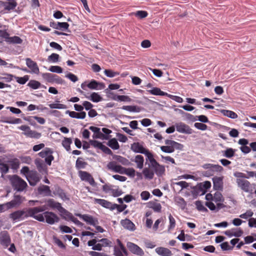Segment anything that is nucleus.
Instances as JSON below:
<instances>
[{"label": "nucleus", "mask_w": 256, "mask_h": 256, "mask_svg": "<svg viewBox=\"0 0 256 256\" xmlns=\"http://www.w3.org/2000/svg\"><path fill=\"white\" fill-rule=\"evenodd\" d=\"M48 209L47 206L45 205L30 208L26 210H18L11 213L10 218L13 220H16L20 219H24L28 217H32L37 220H42V216H35V214L39 212H44Z\"/></svg>", "instance_id": "1"}, {"label": "nucleus", "mask_w": 256, "mask_h": 256, "mask_svg": "<svg viewBox=\"0 0 256 256\" xmlns=\"http://www.w3.org/2000/svg\"><path fill=\"white\" fill-rule=\"evenodd\" d=\"M8 178L12 188L17 192H23L28 187L26 182L16 174L9 176Z\"/></svg>", "instance_id": "2"}, {"label": "nucleus", "mask_w": 256, "mask_h": 256, "mask_svg": "<svg viewBox=\"0 0 256 256\" xmlns=\"http://www.w3.org/2000/svg\"><path fill=\"white\" fill-rule=\"evenodd\" d=\"M165 144L166 146H161L160 149L166 153H172L174 152L175 149L182 150L184 148V146L182 144L173 140H166Z\"/></svg>", "instance_id": "3"}, {"label": "nucleus", "mask_w": 256, "mask_h": 256, "mask_svg": "<svg viewBox=\"0 0 256 256\" xmlns=\"http://www.w3.org/2000/svg\"><path fill=\"white\" fill-rule=\"evenodd\" d=\"M42 214H35V216H42V220H38L40 222H44L46 220V222L50 224H53L56 222H58L60 220L58 216L52 212L46 211L44 212Z\"/></svg>", "instance_id": "4"}, {"label": "nucleus", "mask_w": 256, "mask_h": 256, "mask_svg": "<svg viewBox=\"0 0 256 256\" xmlns=\"http://www.w3.org/2000/svg\"><path fill=\"white\" fill-rule=\"evenodd\" d=\"M236 182L238 187L243 192L250 194L253 193V184H250L248 180L244 178H236Z\"/></svg>", "instance_id": "5"}, {"label": "nucleus", "mask_w": 256, "mask_h": 256, "mask_svg": "<svg viewBox=\"0 0 256 256\" xmlns=\"http://www.w3.org/2000/svg\"><path fill=\"white\" fill-rule=\"evenodd\" d=\"M18 129L24 131L22 134L27 138L38 139L40 138L42 134L36 130L30 129V128L26 125H22L19 126Z\"/></svg>", "instance_id": "6"}, {"label": "nucleus", "mask_w": 256, "mask_h": 256, "mask_svg": "<svg viewBox=\"0 0 256 256\" xmlns=\"http://www.w3.org/2000/svg\"><path fill=\"white\" fill-rule=\"evenodd\" d=\"M53 150L49 148H46L44 150L40 152L38 154L42 158H45L44 162L48 166L52 164V162L54 160V156H52Z\"/></svg>", "instance_id": "7"}, {"label": "nucleus", "mask_w": 256, "mask_h": 256, "mask_svg": "<svg viewBox=\"0 0 256 256\" xmlns=\"http://www.w3.org/2000/svg\"><path fill=\"white\" fill-rule=\"evenodd\" d=\"M78 176L82 181L88 182L92 186H96V182L92 176L88 172L80 170L78 172Z\"/></svg>", "instance_id": "8"}, {"label": "nucleus", "mask_w": 256, "mask_h": 256, "mask_svg": "<svg viewBox=\"0 0 256 256\" xmlns=\"http://www.w3.org/2000/svg\"><path fill=\"white\" fill-rule=\"evenodd\" d=\"M44 80L50 83L55 82L57 84H62L64 83V80L58 75L51 73H44L42 74Z\"/></svg>", "instance_id": "9"}, {"label": "nucleus", "mask_w": 256, "mask_h": 256, "mask_svg": "<svg viewBox=\"0 0 256 256\" xmlns=\"http://www.w3.org/2000/svg\"><path fill=\"white\" fill-rule=\"evenodd\" d=\"M26 178L30 184L32 186H36L38 182L40 181V177L36 171H30L28 174L26 176Z\"/></svg>", "instance_id": "10"}, {"label": "nucleus", "mask_w": 256, "mask_h": 256, "mask_svg": "<svg viewBox=\"0 0 256 256\" xmlns=\"http://www.w3.org/2000/svg\"><path fill=\"white\" fill-rule=\"evenodd\" d=\"M176 130L182 134H192L193 132L192 130L186 124L179 122L175 124Z\"/></svg>", "instance_id": "11"}, {"label": "nucleus", "mask_w": 256, "mask_h": 256, "mask_svg": "<svg viewBox=\"0 0 256 256\" xmlns=\"http://www.w3.org/2000/svg\"><path fill=\"white\" fill-rule=\"evenodd\" d=\"M24 200L25 198L24 197H22L19 194H14V199L10 202L6 203V205L7 206L8 208H10L16 206L20 205Z\"/></svg>", "instance_id": "12"}, {"label": "nucleus", "mask_w": 256, "mask_h": 256, "mask_svg": "<svg viewBox=\"0 0 256 256\" xmlns=\"http://www.w3.org/2000/svg\"><path fill=\"white\" fill-rule=\"evenodd\" d=\"M46 204L48 206L53 209L58 210L62 214H66L68 211L62 206L60 202H56L54 199H49Z\"/></svg>", "instance_id": "13"}, {"label": "nucleus", "mask_w": 256, "mask_h": 256, "mask_svg": "<svg viewBox=\"0 0 256 256\" xmlns=\"http://www.w3.org/2000/svg\"><path fill=\"white\" fill-rule=\"evenodd\" d=\"M126 246L130 251L134 254L140 256H142L144 254L143 250L138 245L131 242H128Z\"/></svg>", "instance_id": "14"}, {"label": "nucleus", "mask_w": 256, "mask_h": 256, "mask_svg": "<svg viewBox=\"0 0 256 256\" xmlns=\"http://www.w3.org/2000/svg\"><path fill=\"white\" fill-rule=\"evenodd\" d=\"M50 27L56 30H66L68 29L69 24L66 22H54V21L50 22Z\"/></svg>", "instance_id": "15"}, {"label": "nucleus", "mask_w": 256, "mask_h": 256, "mask_svg": "<svg viewBox=\"0 0 256 256\" xmlns=\"http://www.w3.org/2000/svg\"><path fill=\"white\" fill-rule=\"evenodd\" d=\"M26 62L27 66L31 70L32 72L36 74L39 73L40 70L36 62L30 58H26Z\"/></svg>", "instance_id": "16"}, {"label": "nucleus", "mask_w": 256, "mask_h": 256, "mask_svg": "<svg viewBox=\"0 0 256 256\" xmlns=\"http://www.w3.org/2000/svg\"><path fill=\"white\" fill-rule=\"evenodd\" d=\"M222 177L214 176L212 178L213 186L214 190H220L223 187Z\"/></svg>", "instance_id": "17"}, {"label": "nucleus", "mask_w": 256, "mask_h": 256, "mask_svg": "<svg viewBox=\"0 0 256 256\" xmlns=\"http://www.w3.org/2000/svg\"><path fill=\"white\" fill-rule=\"evenodd\" d=\"M80 218H82L84 222L88 224L95 226L98 224V220L93 218L91 216L88 214H78Z\"/></svg>", "instance_id": "18"}, {"label": "nucleus", "mask_w": 256, "mask_h": 256, "mask_svg": "<svg viewBox=\"0 0 256 256\" xmlns=\"http://www.w3.org/2000/svg\"><path fill=\"white\" fill-rule=\"evenodd\" d=\"M10 239L7 232H2L0 236V244L4 246H7L9 245Z\"/></svg>", "instance_id": "19"}, {"label": "nucleus", "mask_w": 256, "mask_h": 256, "mask_svg": "<svg viewBox=\"0 0 256 256\" xmlns=\"http://www.w3.org/2000/svg\"><path fill=\"white\" fill-rule=\"evenodd\" d=\"M152 166V168H154V172L158 176H162L164 174L165 167L164 166L160 165L157 162Z\"/></svg>", "instance_id": "20"}, {"label": "nucleus", "mask_w": 256, "mask_h": 256, "mask_svg": "<svg viewBox=\"0 0 256 256\" xmlns=\"http://www.w3.org/2000/svg\"><path fill=\"white\" fill-rule=\"evenodd\" d=\"M130 148L133 152H135L140 153L142 154L146 150L144 148L142 144H141L140 143L138 142H134L132 144Z\"/></svg>", "instance_id": "21"}, {"label": "nucleus", "mask_w": 256, "mask_h": 256, "mask_svg": "<svg viewBox=\"0 0 256 256\" xmlns=\"http://www.w3.org/2000/svg\"><path fill=\"white\" fill-rule=\"evenodd\" d=\"M156 252L161 256H171L172 252L168 248L164 247H158L155 250Z\"/></svg>", "instance_id": "22"}, {"label": "nucleus", "mask_w": 256, "mask_h": 256, "mask_svg": "<svg viewBox=\"0 0 256 256\" xmlns=\"http://www.w3.org/2000/svg\"><path fill=\"white\" fill-rule=\"evenodd\" d=\"M66 114H68L71 118L84 119L86 116V113L84 112H77L74 111L66 110Z\"/></svg>", "instance_id": "23"}, {"label": "nucleus", "mask_w": 256, "mask_h": 256, "mask_svg": "<svg viewBox=\"0 0 256 256\" xmlns=\"http://www.w3.org/2000/svg\"><path fill=\"white\" fill-rule=\"evenodd\" d=\"M192 194L194 196H196L198 195H202L204 194V190L202 188V184H200L196 186L191 188Z\"/></svg>", "instance_id": "24"}, {"label": "nucleus", "mask_w": 256, "mask_h": 256, "mask_svg": "<svg viewBox=\"0 0 256 256\" xmlns=\"http://www.w3.org/2000/svg\"><path fill=\"white\" fill-rule=\"evenodd\" d=\"M95 202L98 204H99L101 205L102 206L106 208H108L112 210V208L114 205V204L108 202L105 200L104 199H98V198H96Z\"/></svg>", "instance_id": "25"}, {"label": "nucleus", "mask_w": 256, "mask_h": 256, "mask_svg": "<svg viewBox=\"0 0 256 256\" xmlns=\"http://www.w3.org/2000/svg\"><path fill=\"white\" fill-rule=\"evenodd\" d=\"M122 225L125 228L130 230H135V225L128 219H125L121 221Z\"/></svg>", "instance_id": "26"}, {"label": "nucleus", "mask_w": 256, "mask_h": 256, "mask_svg": "<svg viewBox=\"0 0 256 256\" xmlns=\"http://www.w3.org/2000/svg\"><path fill=\"white\" fill-rule=\"evenodd\" d=\"M131 161L136 164V167L138 168H142L144 166V158L142 155H137L134 159H131Z\"/></svg>", "instance_id": "27"}, {"label": "nucleus", "mask_w": 256, "mask_h": 256, "mask_svg": "<svg viewBox=\"0 0 256 256\" xmlns=\"http://www.w3.org/2000/svg\"><path fill=\"white\" fill-rule=\"evenodd\" d=\"M148 92L153 95L162 96H170V94L162 91L160 88H154L152 89L148 90Z\"/></svg>", "instance_id": "28"}, {"label": "nucleus", "mask_w": 256, "mask_h": 256, "mask_svg": "<svg viewBox=\"0 0 256 256\" xmlns=\"http://www.w3.org/2000/svg\"><path fill=\"white\" fill-rule=\"evenodd\" d=\"M8 163L10 164V168L16 170L18 168L20 164V160L17 158H14L8 160Z\"/></svg>", "instance_id": "29"}, {"label": "nucleus", "mask_w": 256, "mask_h": 256, "mask_svg": "<svg viewBox=\"0 0 256 256\" xmlns=\"http://www.w3.org/2000/svg\"><path fill=\"white\" fill-rule=\"evenodd\" d=\"M88 163L84 161L82 158H78L76 162V168L77 170H80L86 168Z\"/></svg>", "instance_id": "30"}, {"label": "nucleus", "mask_w": 256, "mask_h": 256, "mask_svg": "<svg viewBox=\"0 0 256 256\" xmlns=\"http://www.w3.org/2000/svg\"><path fill=\"white\" fill-rule=\"evenodd\" d=\"M34 164L39 172H42L46 170V167L43 161L40 158L35 160Z\"/></svg>", "instance_id": "31"}, {"label": "nucleus", "mask_w": 256, "mask_h": 256, "mask_svg": "<svg viewBox=\"0 0 256 256\" xmlns=\"http://www.w3.org/2000/svg\"><path fill=\"white\" fill-rule=\"evenodd\" d=\"M142 174L146 179L152 180L154 178V172L149 168H144L142 170Z\"/></svg>", "instance_id": "32"}, {"label": "nucleus", "mask_w": 256, "mask_h": 256, "mask_svg": "<svg viewBox=\"0 0 256 256\" xmlns=\"http://www.w3.org/2000/svg\"><path fill=\"white\" fill-rule=\"evenodd\" d=\"M108 168L114 172H120V168H122V166L117 165L114 162H112L108 164Z\"/></svg>", "instance_id": "33"}, {"label": "nucleus", "mask_w": 256, "mask_h": 256, "mask_svg": "<svg viewBox=\"0 0 256 256\" xmlns=\"http://www.w3.org/2000/svg\"><path fill=\"white\" fill-rule=\"evenodd\" d=\"M72 143V140L71 138H64L62 141V145L67 151L70 150V144Z\"/></svg>", "instance_id": "34"}, {"label": "nucleus", "mask_w": 256, "mask_h": 256, "mask_svg": "<svg viewBox=\"0 0 256 256\" xmlns=\"http://www.w3.org/2000/svg\"><path fill=\"white\" fill-rule=\"evenodd\" d=\"M221 112L224 116H226L231 118L234 119L238 118V114L236 112L231 110H221Z\"/></svg>", "instance_id": "35"}, {"label": "nucleus", "mask_w": 256, "mask_h": 256, "mask_svg": "<svg viewBox=\"0 0 256 256\" xmlns=\"http://www.w3.org/2000/svg\"><path fill=\"white\" fill-rule=\"evenodd\" d=\"M108 145L113 150H118L120 148L119 144L115 138L110 140Z\"/></svg>", "instance_id": "36"}, {"label": "nucleus", "mask_w": 256, "mask_h": 256, "mask_svg": "<svg viewBox=\"0 0 256 256\" xmlns=\"http://www.w3.org/2000/svg\"><path fill=\"white\" fill-rule=\"evenodd\" d=\"M38 191L40 193H44L46 196H50L51 190L48 186L42 185L38 188Z\"/></svg>", "instance_id": "37"}, {"label": "nucleus", "mask_w": 256, "mask_h": 256, "mask_svg": "<svg viewBox=\"0 0 256 256\" xmlns=\"http://www.w3.org/2000/svg\"><path fill=\"white\" fill-rule=\"evenodd\" d=\"M224 170L223 168L219 164H213L209 172L211 175H213L214 172H221Z\"/></svg>", "instance_id": "38"}, {"label": "nucleus", "mask_w": 256, "mask_h": 256, "mask_svg": "<svg viewBox=\"0 0 256 256\" xmlns=\"http://www.w3.org/2000/svg\"><path fill=\"white\" fill-rule=\"evenodd\" d=\"M170 224L168 226V230L170 231L174 230L176 225V222L174 218L170 214L168 216Z\"/></svg>", "instance_id": "39"}, {"label": "nucleus", "mask_w": 256, "mask_h": 256, "mask_svg": "<svg viewBox=\"0 0 256 256\" xmlns=\"http://www.w3.org/2000/svg\"><path fill=\"white\" fill-rule=\"evenodd\" d=\"M236 150L232 148H228L224 152V156L227 158H231L234 156Z\"/></svg>", "instance_id": "40"}, {"label": "nucleus", "mask_w": 256, "mask_h": 256, "mask_svg": "<svg viewBox=\"0 0 256 256\" xmlns=\"http://www.w3.org/2000/svg\"><path fill=\"white\" fill-rule=\"evenodd\" d=\"M143 154H145L147 156L150 163L151 166H152L154 164H156V162L157 161L154 158L152 154L148 150H146Z\"/></svg>", "instance_id": "41"}, {"label": "nucleus", "mask_w": 256, "mask_h": 256, "mask_svg": "<svg viewBox=\"0 0 256 256\" xmlns=\"http://www.w3.org/2000/svg\"><path fill=\"white\" fill-rule=\"evenodd\" d=\"M88 98L95 102H99L102 100V98L98 93L94 92L90 94V98Z\"/></svg>", "instance_id": "42"}, {"label": "nucleus", "mask_w": 256, "mask_h": 256, "mask_svg": "<svg viewBox=\"0 0 256 256\" xmlns=\"http://www.w3.org/2000/svg\"><path fill=\"white\" fill-rule=\"evenodd\" d=\"M122 109L131 112H139L140 108L136 106H124Z\"/></svg>", "instance_id": "43"}, {"label": "nucleus", "mask_w": 256, "mask_h": 256, "mask_svg": "<svg viewBox=\"0 0 256 256\" xmlns=\"http://www.w3.org/2000/svg\"><path fill=\"white\" fill-rule=\"evenodd\" d=\"M28 85L34 90L38 89L41 86V84L36 80H30Z\"/></svg>", "instance_id": "44"}, {"label": "nucleus", "mask_w": 256, "mask_h": 256, "mask_svg": "<svg viewBox=\"0 0 256 256\" xmlns=\"http://www.w3.org/2000/svg\"><path fill=\"white\" fill-rule=\"evenodd\" d=\"M110 136L105 135L100 132V130L99 132H97L96 134H94L92 137L94 138H100L102 140H108L110 138Z\"/></svg>", "instance_id": "45"}, {"label": "nucleus", "mask_w": 256, "mask_h": 256, "mask_svg": "<svg viewBox=\"0 0 256 256\" xmlns=\"http://www.w3.org/2000/svg\"><path fill=\"white\" fill-rule=\"evenodd\" d=\"M116 158L118 162L123 165L128 166L130 164V162L128 159L122 156H116Z\"/></svg>", "instance_id": "46"}, {"label": "nucleus", "mask_w": 256, "mask_h": 256, "mask_svg": "<svg viewBox=\"0 0 256 256\" xmlns=\"http://www.w3.org/2000/svg\"><path fill=\"white\" fill-rule=\"evenodd\" d=\"M150 208H152L154 212H161L162 206L160 203L152 202L150 203Z\"/></svg>", "instance_id": "47"}, {"label": "nucleus", "mask_w": 256, "mask_h": 256, "mask_svg": "<svg viewBox=\"0 0 256 256\" xmlns=\"http://www.w3.org/2000/svg\"><path fill=\"white\" fill-rule=\"evenodd\" d=\"M104 74L109 78H114L116 76L119 75L120 73L118 72H114L112 70H105L104 71Z\"/></svg>", "instance_id": "48"}, {"label": "nucleus", "mask_w": 256, "mask_h": 256, "mask_svg": "<svg viewBox=\"0 0 256 256\" xmlns=\"http://www.w3.org/2000/svg\"><path fill=\"white\" fill-rule=\"evenodd\" d=\"M8 42L17 44H20L22 43V40L18 36H14L13 37H9L8 39Z\"/></svg>", "instance_id": "49"}, {"label": "nucleus", "mask_w": 256, "mask_h": 256, "mask_svg": "<svg viewBox=\"0 0 256 256\" xmlns=\"http://www.w3.org/2000/svg\"><path fill=\"white\" fill-rule=\"evenodd\" d=\"M126 206H127L126 204L120 205L116 204H114L112 208V210L116 209L118 212H123L126 208Z\"/></svg>", "instance_id": "50"}, {"label": "nucleus", "mask_w": 256, "mask_h": 256, "mask_svg": "<svg viewBox=\"0 0 256 256\" xmlns=\"http://www.w3.org/2000/svg\"><path fill=\"white\" fill-rule=\"evenodd\" d=\"M17 6V3L15 1L6 2L5 4V9L7 10H14Z\"/></svg>", "instance_id": "51"}, {"label": "nucleus", "mask_w": 256, "mask_h": 256, "mask_svg": "<svg viewBox=\"0 0 256 256\" xmlns=\"http://www.w3.org/2000/svg\"><path fill=\"white\" fill-rule=\"evenodd\" d=\"M50 108H58V109H66V106L65 104H50L48 105Z\"/></svg>", "instance_id": "52"}, {"label": "nucleus", "mask_w": 256, "mask_h": 256, "mask_svg": "<svg viewBox=\"0 0 256 256\" xmlns=\"http://www.w3.org/2000/svg\"><path fill=\"white\" fill-rule=\"evenodd\" d=\"M254 214L253 212L251 210H247L246 212L242 214H241L239 216L242 218L247 219L248 218L252 217Z\"/></svg>", "instance_id": "53"}, {"label": "nucleus", "mask_w": 256, "mask_h": 256, "mask_svg": "<svg viewBox=\"0 0 256 256\" xmlns=\"http://www.w3.org/2000/svg\"><path fill=\"white\" fill-rule=\"evenodd\" d=\"M196 208L202 212H206L208 211V210L206 208L204 207V206L203 205L202 202L200 200H198L196 202Z\"/></svg>", "instance_id": "54"}, {"label": "nucleus", "mask_w": 256, "mask_h": 256, "mask_svg": "<svg viewBox=\"0 0 256 256\" xmlns=\"http://www.w3.org/2000/svg\"><path fill=\"white\" fill-rule=\"evenodd\" d=\"M114 100L121 102H130L131 100L128 96L124 95L117 96L116 98H114Z\"/></svg>", "instance_id": "55"}, {"label": "nucleus", "mask_w": 256, "mask_h": 256, "mask_svg": "<svg viewBox=\"0 0 256 256\" xmlns=\"http://www.w3.org/2000/svg\"><path fill=\"white\" fill-rule=\"evenodd\" d=\"M49 70L52 72H56L58 74H60L62 72V68L60 66H51L49 68Z\"/></svg>", "instance_id": "56"}, {"label": "nucleus", "mask_w": 256, "mask_h": 256, "mask_svg": "<svg viewBox=\"0 0 256 256\" xmlns=\"http://www.w3.org/2000/svg\"><path fill=\"white\" fill-rule=\"evenodd\" d=\"M0 169L2 174H5L8 172L9 166L7 164L4 163H0Z\"/></svg>", "instance_id": "57"}, {"label": "nucleus", "mask_w": 256, "mask_h": 256, "mask_svg": "<svg viewBox=\"0 0 256 256\" xmlns=\"http://www.w3.org/2000/svg\"><path fill=\"white\" fill-rule=\"evenodd\" d=\"M174 185H176L180 186L181 190L186 188L189 186V184L185 181H180L178 182H174Z\"/></svg>", "instance_id": "58"}, {"label": "nucleus", "mask_w": 256, "mask_h": 256, "mask_svg": "<svg viewBox=\"0 0 256 256\" xmlns=\"http://www.w3.org/2000/svg\"><path fill=\"white\" fill-rule=\"evenodd\" d=\"M60 56L58 54L56 53H52L48 57V61H50L54 62H57Z\"/></svg>", "instance_id": "59"}, {"label": "nucleus", "mask_w": 256, "mask_h": 256, "mask_svg": "<svg viewBox=\"0 0 256 256\" xmlns=\"http://www.w3.org/2000/svg\"><path fill=\"white\" fill-rule=\"evenodd\" d=\"M90 143L94 148H96L100 150L102 148V146H103V144L102 142L96 140H90Z\"/></svg>", "instance_id": "60"}, {"label": "nucleus", "mask_w": 256, "mask_h": 256, "mask_svg": "<svg viewBox=\"0 0 256 256\" xmlns=\"http://www.w3.org/2000/svg\"><path fill=\"white\" fill-rule=\"evenodd\" d=\"M194 126L196 128L202 130H205L208 128V126L206 124L201 122H196L194 124Z\"/></svg>", "instance_id": "61"}, {"label": "nucleus", "mask_w": 256, "mask_h": 256, "mask_svg": "<svg viewBox=\"0 0 256 256\" xmlns=\"http://www.w3.org/2000/svg\"><path fill=\"white\" fill-rule=\"evenodd\" d=\"M135 173L136 170L134 168H126L124 174L128 175L130 177L134 178L135 176Z\"/></svg>", "instance_id": "62"}, {"label": "nucleus", "mask_w": 256, "mask_h": 256, "mask_svg": "<svg viewBox=\"0 0 256 256\" xmlns=\"http://www.w3.org/2000/svg\"><path fill=\"white\" fill-rule=\"evenodd\" d=\"M16 82L22 84H24L28 80V76H25L23 77H17L16 78Z\"/></svg>", "instance_id": "63"}, {"label": "nucleus", "mask_w": 256, "mask_h": 256, "mask_svg": "<svg viewBox=\"0 0 256 256\" xmlns=\"http://www.w3.org/2000/svg\"><path fill=\"white\" fill-rule=\"evenodd\" d=\"M98 82L95 80H92L87 85V86L92 90H97Z\"/></svg>", "instance_id": "64"}]
</instances>
